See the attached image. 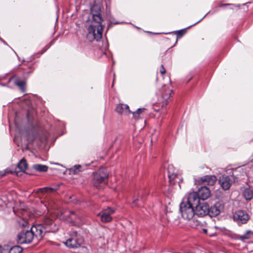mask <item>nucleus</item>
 <instances>
[{"mask_svg": "<svg viewBox=\"0 0 253 253\" xmlns=\"http://www.w3.org/2000/svg\"><path fill=\"white\" fill-rule=\"evenodd\" d=\"M224 205L222 202L218 201L216 202L211 207L209 206V213L210 216H216L220 214L224 209Z\"/></svg>", "mask_w": 253, "mask_h": 253, "instance_id": "9", "label": "nucleus"}, {"mask_svg": "<svg viewBox=\"0 0 253 253\" xmlns=\"http://www.w3.org/2000/svg\"><path fill=\"white\" fill-rule=\"evenodd\" d=\"M86 167L87 165H76L70 169V171L74 174H78L80 172L86 169Z\"/></svg>", "mask_w": 253, "mask_h": 253, "instance_id": "19", "label": "nucleus"}, {"mask_svg": "<svg viewBox=\"0 0 253 253\" xmlns=\"http://www.w3.org/2000/svg\"><path fill=\"white\" fill-rule=\"evenodd\" d=\"M243 196L246 200H251L253 197V187L246 188L243 193Z\"/></svg>", "mask_w": 253, "mask_h": 253, "instance_id": "21", "label": "nucleus"}, {"mask_svg": "<svg viewBox=\"0 0 253 253\" xmlns=\"http://www.w3.org/2000/svg\"><path fill=\"white\" fill-rule=\"evenodd\" d=\"M46 202H47L48 204V206L51 208H53V205L54 204L55 202L53 201V200L50 199L49 198H47L46 200Z\"/></svg>", "mask_w": 253, "mask_h": 253, "instance_id": "31", "label": "nucleus"}, {"mask_svg": "<svg viewBox=\"0 0 253 253\" xmlns=\"http://www.w3.org/2000/svg\"><path fill=\"white\" fill-rule=\"evenodd\" d=\"M34 240V236L30 230H23L17 237V242L19 244L30 243Z\"/></svg>", "mask_w": 253, "mask_h": 253, "instance_id": "5", "label": "nucleus"}, {"mask_svg": "<svg viewBox=\"0 0 253 253\" xmlns=\"http://www.w3.org/2000/svg\"><path fill=\"white\" fill-rule=\"evenodd\" d=\"M216 177L214 175H205L199 178L197 181L200 184H207L209 185L212 186L216 181Z\"/></svg>", "mask_w": 253, "mask_h": 253, "instance_id": "14", "label": "nucleus"}, {"mask_svg": "<svg viewBox=\"0 0 253 253\" xmlns=\"http://www.w3.org/2000/svg\"><path fill=\"white\" fill-rule=\"evenodd\" d=\"M186 33V31L185 30H181L176 32V34L177 35V38H181Z\"/></svg>", "mask_w": 253, "mask_h": 253, "instance_id": "30", "label": "nucleus"}, {"mask_svg": "<svg viewBox=\"0 0 253 253\" xmlns=\"http://www.w3.org/2000/svg\"><path fill=\"white\" fill-rule=\"evenodd\" d=\"M139 201H142V202L144 201V199L142 197H140V196L139 195L138 197L134 199V200L133 201L132 203V207L136 206L137 205V202Z\"/></svg>", "mask_w": 253, "mask_h": 253, "instance_id": "29", "label": "nucleus"}, {"mask_svg": "<svg viewBox=\"0 0 253 253\" xmlns=\"http://www.w3.org/2000/svg\"><path fill=\"white\" fill-rule=\"evenodd\" d=\"M70 221L74 225L78 224L79 221H82V216L74 211H70L69 214Z\"/></svg>", "mask_w": 253, "mask_h": 253, "instance_id": "16", "label": "nucleus"}, {"mask_svg": "<svg viewBox=\"0 0 253 253\" xmlns=\"http://www.w3.org/2000/svg\"><path fill=\"white\" fill-rule=\"evenodd\" d=\"M59 188V186H56L55 187H45L38 189V193H52L57 191Z\"/></svg>", "mask_w": 253, "mask_h": 253, "instance_id": "22", "label": "nucleus"}, {"mask_svg": "<svg viewBox=\"0 0 253 253\" xmlns=\"http://www.w3.org/2000/svg\"><path fill=\"white\" fill-rule=\"evenodd\" d=\"M83 240L78 236L77 232L74 236L69 238L65 242L66 246L70 248H78L81 246Z\"/></svg>", "mask_w": 253, "mask_h": 253, "instance_id": "10", "label": "nucleus"}, {"mask_svg": "<svg viewBox=\"0 0 253 253\" xmlns=\"http://www.w3.org/2000/svg\"><path fill=\"white\" fill-rule=\"evenodd\" d=\"M179 207L181 216L185 219L189 220L196 214L195 211L194 210V207L191 205H187L181 202Z\"/></svg>", "mask_w": 253, "mask_h": 253, "instance_id": "4", "label": "nucleus"}, {"mask_svg": "<svg viewBox=\"0 0 253 253\" xmlns=\"http://www.w3.org/2000/svg\"><path fill=\"white\" fill-rule=\"evenodd\" d=\"M171 92L172 90L171 89H168L165 90V91L162 94V98L164 101L162 105L163 107L164 105H166L169 102Z\"/></svg>", "mask_w": 253, "mask_h": 253, "instance_id": "20", "label": "nucleus"}, {"mask_svg": "<svg viewBox=\"0 0 253 253\" xmlns=\"http://www.w3.org/2000/svg\"><path fill=\"white\" fill-rule=\"evenodd\" d=\"M234 180V177L233 175H223L220 177L219 182L223 189L227 190L230 188L231 184Z\"/></svg>", "mask_w": 253, "mask_h": 253, "instance_id": "13", "label": "nucleus"}, {"mask_svg": "<svg viewBox=\"0 0 253 253\" xmlns=\"http://www.w3.org/2000/svg\"><path fill=\"white\" fill-rule=\"evenodd\" d=\"M115 210L114 208L107 207L104 209L100 212L97 216L100 217L101 221L103 222H110L112 220V215L115 212Z\"/></svg>", "mask_w": 253, "mask_h": 253, "instance_id": "7", "label": "nucleus"}, {"mask_svg": "<svg viewBox=\"0 0 253 253\" xmlns=\"http://www.w3.org/2000/svg\"><path fill=\"white\" fill-rule=\"evenodd\" d=\"M203 231L205 233H207V229H203Z\"/></svg>", "mask_w": 253, "mask_h": 253, "instance_id": "36", "label": "nucleus"}, {"mask_svg": "<svg viewBox=\"0 0 253 253\" xmlns=\"http://www.w3.org/2000/svg\"><path fill=\"white\" fill-rule=\"evenodd\" d=\"M104 27V26L102 25V23L91 22L87 28L86 35L87 40L90 42L100 40L102 37Z\"/></svg>", "mask_w": 253, "mask_h": 253, "instance_id": "3", "label": "nucleus"}, {"mask_svg": "<svg viewBox=\"0 0 253 253\" xmlns=\"http://www.w3.org/2000/svg\"><path fill=\"white\" fill-rule=\"evenodd\" d=\"M33 168L34 169L40 172H45L48 169V167L45 165L41 164H35Z\"/></svg>", "mask_w": 253, "mask_h": 253, "instance_id": "25", "label": "nucleus"}, {"mask_svg": "<svg viewBox=\"0 0 253 253\" xmlns=\"http://www.w3.org/2000/svg\"><path fill=\"white\" fill-rule=\"evenodd\" d=\"M167 217H168V220H169H169H170V219L169 215H168V214H167Z\"/></svg>", "mask_w": 253, "mask_h": 253, "instance_id": "35", "label": "nucleus"}, {"mask_svg": "<svg viewBox=\"0 0 253 253\" xmlns=\"http://www.w3.org/2000/svg\"><path fill=\"white\" fill-rule=\"evenodd\" d=\"M145 110L146 109L144 108L138 109L135 112L132 113L133 117L135 120L139 119L143 116Z\"/></svg>", "mask_w": 253, "mask_h": 253, "instance_id": "23", "label": "nucleus"}, {"mask_svg": "<svg viewBox=\"0 0 253 253\" xmlns=\"http://www.w3.org/2000/svg\"><path fill=\"white\" fill-rule=\"evenodd\" d=\"M252 234L253 232L251 231H247L245 234L243 235H240L238 237V239L242 241H244L246 239H250L251 237V235Z\"/></svg>", "mask_w": 253, "mask_h": 253, "instance_id": "27", "label": "nucleus"}, {"mask_svg": "<svg viewBox=\"0 0 253 253\" xmlns=\"http://www.w3.org/2000/svg\"><path fill=\"white\" fill-rule=\"evenodd\" d=\"M233 219L238 224H242L247 223L249 219V217L246 212L244 211L239 210L234 213Z\"/></svg>", "mask_w": 253, "mask_h": 253, "instance_id": "12", "label": "nucleus"}, {"mask_svg": "<svg viewBox=\"0 0 253 253\" xmlns=\"http://www.w3.org/2000/svg\"><path fill=\"white\" fill-rule=\"evenodd\" d=\"M23 249L19 246H14L8 250L9 253H21Z\"/></svg>", "mask_w": 253, "mask_h": 253, "instance_id": "26", "label": "nucleus"}, {"mask_svg": "<svg viewBox=\"0 0 253 253\" xmlns=\"http://www.w3.org/2000/svg\"><path fill=\"white\" fill-rule=\"evenodd\" d=\"M195 214L199 216L209 215V205L205 202H200L195 207Z\"/></svg>", "mask_w": 253, "mask_h": 253, "instance_id": "11", "label": "nucleus"}, {"mask_svg": "<svg viewBox=\"0 0 253 253\" xmlns=\"http://www.w3.org/2000/svg\"><path fill=\"white\" fill-rule=\"evenodd\" d=\"M32 72H33V70L32 69V68L30 67H29L28 71H25V73L29 74L32 73Z\"/></svg>", "mask_w": 253, "mask_h": 253, "instance_id": "33", "label": "nucleus"}, {"mask_svg": "<svg viewBox=\"0 0 253 253\" xmlns=\"http://www.w3.org/2000/svg\"><path fill=\"white\" fill-rule=\"evenodd\" d=\"M109 174L106 168H101L93 173L91 184L97 189L104 188L108 182Z\"/></svg>", "mask_w": 253, "mask_h": 253, "instance_id": "2", "label": "nucleus"}, {"mask_svg": "<svg viewBox=\"0 0 253 253\" xmlns=\"http://www.w3.org/2000/svg\"><path fill=\"white\" fill-rule=\"evenodd\" d=\"M200 199L198 196L197 192L189 193L182 200V202L186 204L191 205L192 207H195L200 202Z\"/></svg>", "mask_w": 253, "mask_h": 253, "instance_id": "6", "label": "nucleus"}, {"mask_svg": "<svg viewBox=\"0 0 253 253\" xmlns=\"http://www.w3.org/2000/svg\"><path fill=\"white\" fill-rule=\"evenodd\" d=\"M168 176L171 184L174 183L176 179H179L178 175L173 171L172 166H169L168 168Z\"/></svg>", "mask_w": 253, "mask_h": 253, "instance_id": "18", "label": "nucleus"}, {"mask_svg": "<svg viewBox=\"0 0 253 253\" xmlns=\"http://www.w3.org/2000/svg\"><path fill=\"white\" fill-rule=\"evenodd\" d=\"M18 168L21 171H25L28 168V164L25 159H21L18 163L17 165Z\"/></svg>", "mask_w": 253, "mask_h": 253, "instance_id": "24", "label": "nucleus"}, {"mask_svg": "<svg viewBox=\"0 0 253 253\" xmlns=\"http://www.w3.org/2000/svg\"><path fill=\"white\" fill-rule=\"evenodd\" d=\"M58 227L53 222L52 219L45 217L41 224L34 225L31 227L30 231L34 236V240H41L46 232H55Z\"/></svg>", "mask_w": 253, "mask_h": 253, "instance_id": "1", "label": "nucleus"}, {"mask_svg": "<svg viewBox=\"0 0 253 253\" xmlns=\"http://www.w3.org/2000/svg\"><path fill=\"white\" fill-rule=\"evenodd\" d=\"M160 73L162 75L166 73V69L164 68L163 65H162L161 66Z\"/></svg>", "mask_w": 253, "mask_h": 253, "instance_id": "32", "label": "nucleus"}, {"mask_svg": "<svg viewBox=\"0 0 253 253\" xmlns=\"http://www.w3.org/2000/svg\"><path fill=\"white\" fill-rule=\"evenodd\" d=\"M116 111L120 114L127 115L130 113L128 106L123 104H118L116 108Z\"/></svg>", "mask_w": 253, "mask_h": 253, "instance_id": "17", "label": "nucleus"}, {"mask_svg": "<svg viewBox=\"0 0 253 253\" xmlns=\"http://www.w3.org/2000/svg\"><path fill=\"white\" fill-rule=\"evenodd\" d=\"M200 200L204 201L208 199L211 195V191L209 188L206 186H202L197 192Z\"/></svg>", "mask_w": 253, "mask_h": 253, "instance_id": "15", "label": "nucleus"}, {"mask_svg": "<svg viewBox=\"0 0 253 253\" xmlns=\"http://www.w3.org/2000/svg\"><path fill=\"white\" fill-rule=\"evenodd\" d=\"M15 84L18 86L21 90L24 91V88L25 84V82L23 81H15Z\"/></svg>", "mask_w": 253, "mask_h": 253, "instance_id": "28", "label": "nucleus"}, {"mask_svg": "<svg viewBox=\"0 0 253 253\" xmlns=\"http://www.w3.org/2000/svg\"><path fill=\"white\" fill-rule=\"evenodd\" d=\"M1 253H9L8 250L4 249L1 251Z\"/></svg>", "mask_w": 253, "mask_h": 253, "instance_id": "34", "label": "nucleus"}, {"mask_svg": "<svg viewBox=\"0 0 253 253\" xmlns=\"http://www.w3.org/2000/svg\"><path fill=\"white\" fill-rule=\"evenodd\" d=\"M101 7L100 5L95 4L91 8L92 20L91 22L102 23L103 19L101 15Z\"/></svg>", "mask_w": 253, "mask_h": 253, "instance_id": "8", "label": "nucleus"}]
</instances>
